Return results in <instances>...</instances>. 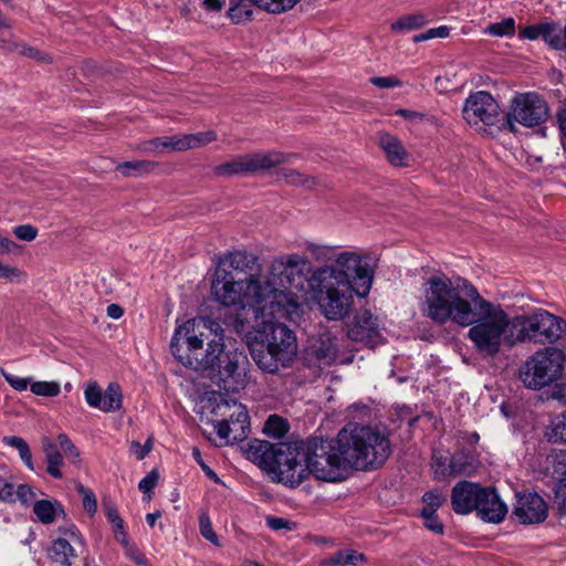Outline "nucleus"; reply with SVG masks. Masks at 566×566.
Listing matches in <instances>:
<instances>
[{
  "mask_svg": "<svg viewBox=\"0 0 566 566\" xmlns=\"http://www.w3.org/2000/svg\"><path fill=\"white\" fill-rule=\"evenodd\" d=\"M423 316L433 323L470 327L468 338L483 356L493 357L502 344H553L566 334V321L543 308L527 315H510L500 304L485 300L468 280L432 275L423 284Z\"/></svg>",
  "mask_w": 566,
  "mask_h": 566,
  "instance_id": "nucleus-1",
  "label": "nucleus"
},
{
  "mask_svg": "<svg viewBox=\"0 0 566 566\" xmlns=\"http://www.w3.org/2000/svg\"><path fill=\"white\" fill-rule=\"evenodd\" d=\"M310 262L296 253L274 256L266 271L254 253L235 250L224 253L211 281V295L223 306L250 307L255 315L292 318L300 302L293 287L303 291Z\"/></svg>",
  "mask_w": 566,
  "mask_h": 566,
  "instance_id": "nucleus-2",
  "label": "nucleus"
},
{
  "mask_svg": "<svg viewBox=\"0 0 566 566\" xmlns=\"http://www.w3.org/2000/svg\"><path fill=\"white\" fill-rule=\"evenodd\" d=\"M201 319H189L179 326L170 343L172 355L184 365L206 373L226 391L235 390L239 367L247 357L238 350H224L223 335L214 332Z\"/></svg>",
  "mask_w": 566,
  "mask_h": 566,
  "instance_id": "nucleus-3",
  "label": "nucleus"
},
{
  "mask_svg": "<svg viewBox=\"0 0 566 566\" xmlns=\"http://www.w3.org/2000/svg\"><path fill=\"white\" fill-rule=\"evenodd\" d=\"M234 307L242 312L231 318L230 325L240 335H248L251 329L259 326L253 319L258 321L261 316L269 317L262 321V331H259L260 340L250 345V354L256 366L272 375L290 368L297 355L295 333L285 324L272 322L271 318L280 317L279 315H255L250 307Z\"/></svg>",
  "mask_w": 566,
  "mask_h": 566,
  "instance_id": "nucleus-4",
  "label": "nucleus"
},
{
  "mask_svg": "<svg viewBox=\"0 0 566 566\" xmlns=\"http://www.w3.org/2000/svg\"><path fill=\"white\" fill-rule=\"evenodd\" d=\"M339 433L353 469H378L391 453L388 437L373 427L348 423Z\"/></svg>",
  "mask_w": 566,
  "mask_h": 566,
  "instance_id": "nucleus-5",
  "label": "nucleus"
},
{
  "mask_svg": "<svg viewBox=\"0 0 566 566\" xmlns=\"http://www.w3.org/2000/svg\"><path fill=\"white\" fill-rule=\"evenodd\" d=\"M308 475L325 482H340L352 468L340 433L334 439L311 438L305 441Z\"/></svg>",
  "mask_w": 566,
  "mask_h": 566,
  "instance_id": "nucleus-6",
  "label": "nucleus"
},
{
  "mask_svg": "<svg viewBox=\"0 0 566 566\" xmlns=\"http://www.w3.org/2000/svg\"><path fill=\"white\" fill-rule=\"evenodd\" d=\"M313 277L335 280L337 283L352 285L356 295H368L374 282V269L367 256L355 252L344 251L335 256L332 264L316 270Z\"/></svg>",
  "mask_w": 566,
  "mask_h": 566,
  "instance_id": "nucleus-7",
  "label": "nucleus"
},
{
  "mask_svg": "<svg viewBox=\"0 0 566 566\" xmlns=\"http://www.w3.org/2000/svg\"><path fill=\"white\" fill-rule=\"evenodd\" d=\"M564 353L556 347H545L535 352L518 369L521 381L530 389H541L563 374Z\"/></svg>",
  "mask_w": 566,
  "mask_h": 566,
  "instance_id": "nucleus-8",
  "label": "nucleus"
},
{
  "mask_svg": "<svg viewBox=\"0 0 566 566\" xmlns=\"http://www.w3.org/2000/svg\"><path fill=\"white\" fill-rule=\"evenodd\" d=\"M462 114L464 120L482 134L494 135L506 129L505 114L489 92L471 93L463 104Z\"/></svg>",
  "mask_w": 566,
  "mask_h": 566,
  "instance_id": "nucleus-9",
  "label": "nucleus"
},
{
  "mask_svg": "<svg viewBox=\"0 0 566 566\" xmlns=\"http://www.w3.org/2000/svg\"><path fill=\"white\" fill-rule=\"evenodd\" d=\"M298 158L295 153L279 150L255 151L232 157L230 160L217 165L213 174L218 177H231L237 175H255L291 164Z\"/></svg>",
  "mask_w": 566,
  "mask_h": 566,
  "instance_id": "nucleus-10",
  "label": "nucleus"
},
{
  "mask_svg": "<svg viewBox=\"0 0 566 566\" xmlns=\"http://www.w3.org/2000/svg\"><path fill=\"white\" fill-rule=\"evenodd\" d=\"M272 472L277 481L295 488L308 478L305 441L277 443L275 464Z\"/></svg>",
  "mask_w": 566,
  "mask_h": 566,
  "instance_id": "nucleus-11",
  "label": "nucleus"
},
{
  "mask_svg": "<svg viewBox=\"0 0 566 566\" xmlns=\"http://www.w3.org/2000/svg\"><path fill=\"white\" fill-rule=\"evenodd\" d=\"M549 116L546 101L534 92L518 93L512 99L507 113H505L506 129L516 132V123L525 127H535Z\"/></svg>",
  "mask_w": 566,
  "mask_h": 566,
  "instance_id": "nucleus-12",
  "label": "nucleus"
},
{
  "mask_svg": "<svg viewBox=\"0 0 566 566\" xmlns=\"http://www.w3.org/2000/svg\"><path fill=\"white\" fill-rule=\"evenodd\" d=\"M313 279L318 283L317 303L322 314L329 321L347 317L354 305L355 289L335 280Z\"/></svg>",
  "mask_w": 566,
  "mask_h": 566,
  "instance_id": "nucleus-13",
  "label": "nucleus"
},
{
  "mask_svg": "<svg viewBox=\"0 0 566 566\" xmlns=\"http://www.w3.org/2000/svg\"><path fill=\"white\" fill-rule=\"evenodd\" d=\"M233 409V415L237 417V422L229 423V421H214V428L219 438L233 443L242 441L249 433V415L247 408L234 399H224L220 395V401L217 402L212 409L216 417H227L228 411Z\"/></svg>",
  "mask_w": 566,
  "mask_h": 566,
  "instance_id": "nucleus-14",
  "label": "nucleus"
},
{
  "mask_svg": "<svg viewBox=\"0 0 566 566\" xmlns=\"http://www.w3.org/2000/svg\"><path fill=\"white\" fill-rule=\"evenodd\" d=\"M59 537L49 548V557L52 563L60 566H71L73 559L82 554L85 548V539L75 525L59 527Z\"/></svg>",
  "mask_w": 566,
  "mask_h": 566,
  "instance_id": "nucleus-15",
  "label": "nucleus"
},
{
  "mask_svg": "<svg viewBox=\"0 0 566 566\" xmlns=\"http://www.w3.org/2000/svg\"><path fill=\"white\" fill-rule=\"evenodd\" d=\"M347 336L355 342L374 346L380 338L379 319L369 310L358 311L347 325Z\"/></svg>",
  "mask_w": 566,
  "mask_h": 566,
  "instance_id": "nucleus-16",
  "label": "nucleus"
},
{
  "mask_svg": "<svg viewBox=\"0 0 566 566\" xmlns=\"http://www.w3.org/2000/svg\"><path fill=\"white\" fill-rule=\"evenodd\" d=\"M513 515L521 524H539L548 515V506L537 493H524L516 496Z\"/></svg>",
  "mask_w": 566,
  "mask_h": 566,
  "instance_id": "nucleus-17",
  "label": "nucleus"
},
{
  "mask_svg": "<svg viewBox=\"0 0 566 566\" xmlns=\"http://www.w3.org/2000/svg\"><path fill=\"white\" fill-rule=\"evenodd\" d=\"M475 511L483 521L497 524L505 518L507 506L500 499L495 489L481 486Z\"/></svg>",
  "mask_w": 566,
  "mask_h": 566,
  "instance_id": "nucleus-18",
  "label": "nucleus"
},
{
  "mask_svg": "<svg viewBox=\"0 0 566 566\" xmlns=\"http://www.w3.org/2000/svg\"><path fill=\"white\" fill-rule=\"evenodd\" d=\"M480 488V484L469 481L457 483L451 492V505L453 511L462 515L475 511Z\"/></svg>",
  "mask_w": 566,
  "mask_h": 566,
  "instance_id": "nucleus-19",
  "label": "nucleus"
},
{
  "mask_svg": "<svg viewBox=\"0 0 566 566\" xmlns=\"http://www.w3.org/2000/svg\"><path fill=\"white\" fill-rule=\"evenodd\" d=\"M277 444L254 439L244 449L247 458L262 469L272 472L275 464Z\"/></svg>",
  "mask_w": 566,
  "mask_h": 566,
  "instance_id": "nucleus-20",
  "label": "nucleus"
},
{
  "mask_svg": "<svg viewBox=\"0 0 566 566\" xmlns=\"http://www.w3.org/2000/svg\"><path fill=\"white\" fill-rule=\"evenodd\" d=\"M310 356L319 365H331L337 357V338L332 334H323L307 349Z\"/></svg>",
  "mask_w": 566,
  "mask_h": 566,
  "instance_id": "nucleus-21",
  "label": "nucleus"
},
{
  "mask_svg": "<svg viewBox=\"0 0 566 566\" xmlns=\"http://www.w3.org/2000/svg\"><path fill=\"white\" fill-rule=\"evenodd\" d=\"M379 146L384 150L390 165L395 167H401L406 165L408 153L398 137L388 133H380Z\"/></svg>",
  "mask_w": 566,
  "mask_h": 566,
  "instance_id": "nucleus-22",
  "label": "nucleus"
},
{
  "mask_svg": "<svg viewBox=\"0 0 566 566\" xmlns=\"http://www.w3.org/2000/svg\"><path fill=\"white\" fill-rule=\"evenodd\" d=\"M216 139L217 134L213 130L177 135V149L178 151H186L199 148L214 142Z\"/></svg>",
  "mask_w": 566,
  "mask_h": 566,
  "instance_id": "nucleus-23",
  "label": "nucleus"
},
{
  "mask_svg": "<svg viewBox=\"0 0 566 566\" xmlns=\"http://www.w3.org/2000/svg\"><path fill=\"white\" fill-rule=\"evenodd\" d=\"M33 513L43 524L53 523L60 514L65 515L63 506L55 500L35 501L33 504Z\"/></svg>",
  "mask_w": 566,
  "mask_h": 566,
  "instance_id": "nucleus-24",
  "label": "nucleus"
},
{
  "mask_svg": "<svg viewBox=\"0 0 566 566\" xmlns=\"http://www.w3.org/2000/svg\"><path fill=\"white\" fill-rule=\"evenodd\" d=\"M42 447L48 462V473L55 479H62L63 474L60 470L64 464L62 453L49 438H43Z\"/></svg>",
  "mask_w": 566,
  "mask_h": 566,
  "instance_id": "nucleus-25",
  "label": "nucleus"
},
{
  "mask_svg": "<svg viewBox=\"0 0 566 566\" xmlns=\"http://www.w3.org/2000/svg\"><path fill=\"white\" fill-rule=\"evenodd\" d=\"M157 167V164L149 160L123 161L116 165L115 170L123 177H140L149 174Z\"/></svg>",
  "mask_w": 566,
  "mask_h": 566,
  "instance_id": "nucleus-26",
  "label": "nucleus"
},
{
  "mask_svg": "<svg viewBox=\"0 0 566 566\" xmlns=\"http://www.w3.org/2000/svg\"><path fill=\"white\" fill-rule=\"evenodd\" d=\"M472 468L471 458L468 453L460 451L450 457L448 469L439 470L442 475L455 478L461 474H468Z\"/></svg>",
  "mask_w": 566,
  "mask_h": 566,
  "instance_id": "nucleus-27",
  "label": "nucleus"
},
{
  "mask_svg": "<svg viewBox=\"0 0 566 566\" xmlns=\"http://www.w3.org/2000/svg\"><path fill=\"white\" fill-rule=\"evenodd\" d=\"M279 180H284L289 185L301 186L312 189L316 186V179L312 176L305 175L296 169L282 168L276 171Z\"/></svg>",
  "mask_w": 566,
  "mask_h": 566,
  "instance_id": "nucleus-28",
  "label": "nucleus"
},
{
  "mask_svg": "<svg viewBox=\"0 0 566 566\" xmlns=\"http://www.w3.org/2000/svg\"><path fill=\"white\" fill-rule=\"evenodd\" d=\"M104 511L112 528L115 533L116 541L127 544V533L125 531L124 521L119 516L117 507L112 502H104Z\"/></svg>",
  "mask_w": 566,
  "mask_h": 566,
  "instance_id": "nucleus-29",
  "label": "nucleus"
},
{
  "mask_svg": "<svg viewBox=\"0 0 566 566\" xmlns=\"http://www.w3.org/2000/svg\"><path fill=\"white\" fill-rule=\"evenodd\" d=\"M545 437L552 443H566V411L552 419Z\"/></svg>",
  "mask_w": 566,
  "mask_h": 566,
  "instance_id": "nucleus-30",
  "label": "nucleus"
},
{
  "mask_svg": "<svg viewBox=\"0 0 566 566\" xmlns=\"http://www.w3.org/2000/svg\"><path fill=\"white\" fill-rule=\"evenodd\" d=\"M365 555L354 549H343L335 553L329 558L323 562L324 566H338V565H358L365 562Z\"/></svg>",
  "mask_w": 566,
  "mask_h": 566,
  "instance_id": "nucleus-31",
  "label": "nucleus"
},
{
  "mask_svg": "<svg viewBox=\"0 0 566 566\" xmlns=\"http://www.w3.org/2000/svg\"><path fill=\"white\" fill-rule=\"evenodd\" d=\"M2 442L8 447L15 449L19 452L20 459L23 461L25 467L31 471L34 470L30 447L23 438L17 436H7L2 438Z\"/></svg>",
  "mask_w": 566,
  "mask_h": 566,
  "instance_id": "nucleus-32",
  "label": "nucleus"
},
{
  "mask_svg": "<svg viewBox=\"0 0 566 566\" xmlns=\"http://www.w3.org/2000/svg\"><path fill=\"white\" fill-rule=\"evenodd\" d=\"M177 135L170 137H157L148 139L138 145V149L144 153H156L160 149L178 151Z\"/></svg>",
  "mask_w": 566,
  "mask_h": 566,
  "instance_id": "nucleus-33",
  "label": "nucleus"
},
{
  "mask_svg": "<svg viewBox=\"0 0 566 566\" xmlns=\"http://www.w3.org/2000/svg\"><path fill=\"white\" fill-rule=\"evenodd\" d=\"M123 395L118 384L112 382L103 394L102 411L112 412L120 409Z\"/></svg>",
  "mask_w": 566,
  "mask_h": 566,
  "instance_id": "nucleus-34",
  "label": "nucleus"
},
{
  "mask_svg": "<svg viewBox=\"0 0 566 566\" xmlns=\"http://www.w3.org/2000/svg\"><path fill=\"white\" fill-rule=\"evenodd\" d=\"M427 23L423 14H408L399 18L391 24V30L395 32L413 31L422 28Z\"/></svg>",
  "mask_w": 566,
  "mask_h": 566,
  "instance_id": "nucleus-35",
  "label": "nucleus"
},
{
  "mask_svg": "<svg viewBox=\"0 0 566 566\" xmlns=\"http://www.w3.org/2000/svg\"><path fill=\"white\" fill-rule=\"evenodd\" d=\"M300 0H253L259 9L272 14H281L292 10Z\"/></svg>",
  "mask_w": 566,
  "mask_h": 566,
  "instance_id": "nucleus-36",
  "label": "nucleus"
},
{
  "mask_svg": "<svg viewBox=\"0 0 566 566\" xmlns=\"http://www.w3.org/2000/svg\"><path fill=\"white\" fill-rule=\"evenodd\" d=\"M253 0H239L229 9V17L234 23L250 21L253 15Z\"/></svg>",
  "mask_w": 566,
  "mask_h": 566,
  "instance_id": "nucleus-37",
  "label": "nucleus"
},
{
  "mask_svg": "<svg viewBox=\"0 0 566 566\" xmlns=\"http://www.w3.org/2000/svg\"><path fill=\"white\" fill-rule=\"evenodd\" d=\"M542 39L555 50H564L563 30L556 23H543Z\"/></svg>",
  "mask_w": 566,
  "mask_h": 566,
  "instance_id": "nucleus-38",
  "label": "nucleus"
},
{
  "mask_svg": "<svg viewBox=\"0 0 566 566\" xmlns=\"http://www.w3.org/2000/svg\"><path fill=\"white\" fill-rule=\"evenodd\" d=\"M0 501L2 502H14V484L10 470L6 464H0Z\"/></svg>",
  "mask_w": 566,
  "mask_h": 566,
  "instance_id": "nucleus-39",
  "label": "nucleus"
},
{
  "mask_svg": "<svg viewBox=\"0 0 566 566\" xmlns=\"http://www.w3.org/2000/svg\"><path fill=\"white\" fill-rule=\"evenodd\" d=\"M289 430V423L277 415H271L264 423L263 432L272 438H282Z\"/></svg>",
  "mask_w": 566,
  "mask_h": 566,
  "instance_id": "nucleus-40",
  "label": "nucleus"
},
{
  "mask_svg": "<svg viewBox=\"0 0 566 566\" xmlns=\"http://www.w3.org/2000/svg\"><path fill=\"white\" fill-rule=\"evenodd\" d=\"M552 476L559 482H566V449L551 455Z\"/></svg>",
  "mask_w": 566,
  "mask_h": 566,
  "instance_id": "nucleus-41",
  "label": "nucleus"
},
{
  "mask_svg": "<svg viewBox=\"0 0 566 566\" xmlns=\"http://www.w3.org/2000/svg\"><path fill=\"white\" fill-rule=\"evenodd\" d=\"M31 392L42 397H56L61 392L57 381H33Z\"/></svg>",
  "mask_w": 566,
  "mask_h": 566,
  "instance_id": "nucleus-42",
  "label": "nucleus"
},
{
  "mask_svg": "<svg viewBox=\"0 0 566 566\" xmlns=\"http://www.w3.org/2000/svg\"><path fill=\"white\" fill-rule=\"evenodd\" d=\"M515 31V21L513 18L503 19L501 22L491 23L485 29V33L494 36L512 35Z\"/></svg>",
  "mask_w": 566,
  "mask_h": 566,
  "instance_id": "nucleus-43",
  "label": "nucleus"
},
{
  "mask_svg": "<svg viewBox=\"0 0 566 566\" xmlns=\"http://www.w3.org/2000/svg\"><path fill=\"white\" fill-rule=\"evenodd\" d=\"M424 506L421 512L436 513L437 510L446 502V496L438 490L426 492L422 496Z\"/></svg>",
  "mask_w": 566,
  "mask_h": 566,
  "instance_id": "nucleus-44",
  "label": "nucleus"
},
{
  "mask_svg": "<svg viewBox=\"0 0 566 566\" xmlns=\"http://www.w3.org/2000/svg\"><path fill=\"white\" fill-rule=\"evenodd\" d=\"M199 528H200V534L206 539H208L209 542H211L216 546H220L218 536H217V534L214 533V531L212 528V524H211L210 517L208 516L207 513H201L200 514V516H199Z\"/></svg>",
  "mask_w": 566,
  "mask_h": 566,
  "instance_id": "nucleus-45",
  "label": "nucleus"
},
{
  "mask_svg": "<svg viewBox=\"0 0 566 566\" xmlns=\"http://www.w3.org/2000/svg\"><path fill=\"white\" fill-rule=\"evenodd\" d=\"M86 402L94 408L102 410L103 405V392L96 382L90 384L85 389Z\"/></svg>",
  "mask_w": 566,
  "mask_h": 566,
  "instance_id": "nucleus-46",
  "label": "nucleus"
},
{
  "mask_svg": "<svg viewBox=\"0 0 566 566\" xmlns=\"http://www.w3.org/2000/svg\"><path fill=\"white\" fill-rule=\"evenodd\" d=\"M0 373L2 375V377L6 379V381L14 389V390H18V391H23L28 388V386L31 387V384L33 382L31 380V378H21V377H18L15 375H12L10 373H8L7 370L4 369H0Z\"/></svg>",
  "mask_w": 566,
  "mask_h": 566,
  "instance_id": "nucleus-47",
  "label": "nucleus"
},
{
  "mask_svg": "<svg viewBox=\"0 0 566 566\" xmlns=\"http://www.w3.org/2000/svg\"><path fill=\"white\" fill-rule=\"evenodd\" d=\"M77 491L83 495V506L85 511L88 514L94 515L97 511V502L94 493L82 484L77 486Z\"/></svg>",
  "mask_w": 566,
  "mask_h": 566,
  "instance_id": "nucleus-48",
  "label": "nucleus"
},
{
  "mask_svg": "<svg viewBox=\"0 0 566 566\" xmlns=\"http://www.w3.org/2000/svg\"><path fill=\"white\" fill-rule=\"evenodd\" d=\"M0 277L9 282H22L25 274L15 266L6 265L0 262Z\"/></svg>",
  "mask_w": 566,
  "mask_h": 566,
  "instance_id": "nucleus-49",
  "label": "nucleus"
},
{
  "mask_svg": "<svg viewBox=\"0 0 566 566\" xmlns=\"http://www.w3.org/2000/svg\"><path fill=\"white\" fill-rule=\"evenodd\" d=\"M554 504L559 515H566V482L556 483Z\"/></svg>",
  "mask_w": 566,
  "mask_h": 566,
  "instance_id": "nucleus-50",
  "label": "nucleus"
},
{
  "mask_svg": "<svg viewBox=\"0 0 566 566\" xmlns=\"http://www.w3.org/2000/svg\"><path fill=\"white\" fill-rule=\"evenodd\" d=\"M57 442L60 444L61 450L65 454V457L77 459L80 457V452L76 447L72 443L69 437L65 433H60L57 436Z\"/></svg>",
  "mask_w": 566,
  "mask_h": 566,
  "instance_id": "nucleus-51",
  "label": "nucleus"
},
{
  "mask_svg": "<svg viewBox=\"0 0 566 566\" xmlns=\"http://www.w3.org/2000/svg\"><path fill=\"white\" fill-rule=\"evenodd\" d=\"M369 81L379 88H395L402 85V82L396 76H374Z\"/></svg>",
  "mask_w": 566,
  "mask_h": 566,
  "instance_id": "nucleus-52",
  "label": "nucleus"
},
{
  "mask_svg": "<svg viewBox=\"0 0 566 566\" xmlns=\"http://www.w3.org/2000/svg\"><path fill=\"white\" fill-rule=\"evenodd\" d=\"M14 235L23 241H33L38 235V229L31 224L18 226L13 229Z\"/></svg>",
  "mask_w": 566,
  "mask_h": 566,
  "instance_id": "nucleus-53",
  "label": "nucleus"
},
{
  "mask_svg": "<svg viewBox=\"0 0 566 566\" xmlns=\"http://www.w3.org/2000/svg\"><path fill=\"white\" fill-rule=\"evenodd\" d=\"M14 494L23 505H29L35 497V492L29 484H20Z\"/></svg>",
  "mask_w": 566,
  "mask_h": 566,
  "instance_id": "nucleus-54",
  "label": "nucleus"
},
{
  "mask_svg": "<svg viewBox=\"0 0 566 566\" xmlns=\"http://www.w3.org/2000/svg\"><path fill=\"white\" fill-rule=\"evenodd\" d=\"M421 516L423 517L424 520V526L437 533V534H442L443 533V524L439 521L438 516L436 515V513H427V512H421Z\"/></svg>",
  "mask_w": 566,
  "mask_h": 566,
  "instance_id": "nucleus-55",
  "label": "nucleus"
},
{
  "mask_svg": "<svg viewBox=\"0 0 566 566\" xmlns=\"http://www.w3.org/2000/svg\"><path fill=\"white\" fill-rule=\"evenodd\" d=\"M159 479V474L156 470L150 471L144 479L140 480L138 489L143 493H149L155 488Z\"/></svg>",
  "mask_w": 566,
  "mask_h": 566,
  "instance_id": "nucleus-56",
  "label": "nucleus"
},
{
  "mask_svg": "<svg viewBox=\"0 0 566 566\" xmlns=\"http://www.w3.org/2000/svg\"><path fill=\"white\" fill-rule=\"evenodd\" d=\"M432 459H433L432 467L434 470L433 471L434 479L447 480V479L451 478V475H442L441 473L438 472L439 470L448 469L450 458L442 457V455L438 457L434 454Z\"/></svg>",
  "mask_w": 566,
  "mask_h": 566,
  "instance_id": "nucleus-57",
  "label": "nucleus"
},
{
  "mask_svg": "<svg viewBox=\"0 0 566 566\" xmlns=\"http://www.w3.org/2000/svg\"><path fill=\"white\" fill-rule=\"evenodd\" d=\"M543 23L527 25L520 30V36L527 40H536L542 38Z\"/></svg>",
  "mask_w": 566,
  "mask_h": 566,
  "instance_id": "nucleus-58",
  "label": "nucleus"
},
{
  "mask_svg": "<svg viewBox=\"0 0 566 566\" xmlns=\"http://www.w3.org/2000/svg\"><path fill=\"white\" fill-rule=\"evenodd\" d=\"M551 398L566 406V382L556 384L552 388Z\"/></svg>",
  "mask_w": 566,
  "mask_h": 566,
  "instance_id": "nucleus-59",
  "label": "nucleus"
},
{
  "mask_svg": "<svg viewBox=\"0 0 566 566\" xmlns=\"http://www.w3.org/2000/svg\"><path fill=\"white\" fill-rule=\"evenodd\" d=\"M20 54L24 55V56H29V57H32V59H36V60H41V61H46V62H50L51 59L44 56L40 51H38L36 49L32 48V46H28L25 44H22L21 43V46L18 51Z\"/></svg>",
  "mask_w": 566,
  "mask_h": 566,
  "instance_id": "nucleus-60",
  "label": "nucleus"
},
{
  "mask_svg": "<svg viewBox=\"0 0 566 566\" xmlns=\"http://www.w3.org/2000/svg\"><path fill=\"white\" fill-rule=\"evenodd\" d=\"M192 454L195 457V459L197 460V462L199 463V465L201 467V469L203 470V472L207 474V476H209L210 479H212L214 482H218L219 481V478L218 475L214 473L213 470L210 469L209 465H207L202 460H201V455H200V451L197 449V448H193L192 450Z\"/></svg>",
  "mask_w": 566,
  "mask_h": 566,
  "instance_id": "nucleus-61",
  "label": "nucleus"
},
{
  "mask_svg": "<svg viewBox=\"0 0 566 566\" xmlns=\"http://www.w3.org/2000/svg\"><path fill=\"white\" fill-rule=\"evenodd\" d=\"M396 114L403 117L407 120H410V122H420L426 117V115L423 113L405 109V108L398 109L396 112Z\"/></svg>",
  "mask_w": 566,
  "mask_h": 566,
  "instance_id": "nucleus-62",
  "label": "nucleus"
},
{
  "mask_svg": "<svg viewBox=\"0 0 566 566\" xmlns=\"http://www.w3.org/2000/svg\"><path fill=\"white\" fill-rule=\"evenodd\" d=\"M266 524L272 528V530H282V528H287L289 527V524L290 522L285 518H282V517H274V516H269L266 518Z\"/></svg>",
  "mask_w": 566,
  "mask_h": 566,
  "instance_id": "nucleus-63",
  "label": "nucleus"
},
{
  "mask_svg": "<svg viewBox=\"0 0 566 566\" xmlns=\"http://www.w3.org/2000/svg\"><path fill=\"white\" fill-rule=\"evenodd\" d=\"M557 119L562 140L563 143H566V104L558 111Z\"/></svg>",
  "mask_w": 566,
  "mask_h": 566,
  "instance_id": "nucleus-64",
  "label": "nucleus"
}]
</instances>
